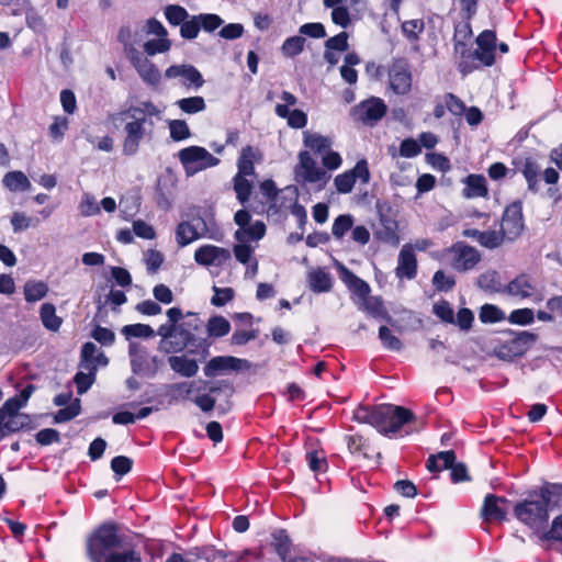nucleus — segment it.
Masks as SVG:
<instances>
[{
    "label": "nucleus",
    "mask_w": 562,
    "mask_h": 562,
    "mask_svg": "<svg viewBox=\"0 0 562 562\" xmlns=\"http://www.w3.org/2000/svg\"><path fill=\"white\" fill-rule=\"evenodd\" d=\"M456 462V454L452 450L441 451L436 456L429 457L427 461V469L430 472L442 471L450 469Z\"/></svg>",
    "instance_id": "c9c22d12"
},
{
    "label": "nucleus",
    "mask_w": 562,
    "mask_h": 562,
    "mask_svg": "<svg viewBox=\"0 0 562 562\" xmlns=\"http://www.w3.org/2000/svg\"><path fill=\"white\" fill-rule=\"evenodd\" d=\"M249 368L247 360L233 356H217L212 358L203 368V373L207 378H214L232 371H240Z\"/></svg>",
    "instance_id": "2eb2a0df"
},
{
    "label": "nucleus",
    "mask_w": 562,
    "mask_h": 562,
    "mask_svg": "<svg viewBox=\"0 0 562 562\" xmlns=\"http://www.w3.org/2000/svg\"><path fill=\"white\" fill-rule=\"evenodd\" d=\"M294 179L303 187L322 191L331 179V175L317 162L312 153L301 150L294 167Z\"/></svg>",
    "instance_id": "39448f33"
},
{
    "label": "nucleus",
    "mask_w": 562,
    "mask_h": 562,
    "mask_svg": "<svg viewBox=\"0 0 562 562\" xmlns=\"http://www.w3.org/2000/svg\"><path fill=\"white\" fill-rule=\"evenodd\" d=\"M80 413V401L75 400L70 405L59 409L55 415L56 423H65L68 422Z\"/></svg>",
    "instance_id": "0e129e2a"
},
{
    "label": "nucleus",
    "mask_w": 562,
    "mask_h": 562,
    "mask_svg": "<svg viewBox=\"0 0 562 562\" xmlns=\"http://www.w3.org/2000/svg\"><path fill=\"white\" fill-rule=\"evenodd\" d=\"M386 109L382 99L371 97L352 106L350 116L357 123L373 126L385 115Z\"/></svg>",
    "instance_id": "1a4fd4ad"
},
{
    "label": "nucleus",
    "mask_w": 562,
    "mask_h": 562,
    "mask_svg": "<svg viewBox=\"0 0 562 562\" xmlns=\"http://www.w3.org/2000/svg\"><path fill=\"white\" fill-rule=\"evenodd\" d=\"M506 238L505 234L496 231H486L480 236V244L486 248H496L501 246Z\"/></svg>",
    "instance_id": "13d9d810"
},
{
    "label": "nucleus",
    "mask_w": 562,
    "mask_h": 562,
    "mask_svg": "<svg viewBox=\"0 0 562 562\" xmlns=\"http://www.w3.org/2000/svg\"><path fill=\"white\" fill-rule=\"evenodd\" d=\"M341 279L348 289L351 290L360 300H367V296L370 294V286L366 281L358 278L346 268L342 269Z\"/></svg>",
    "instance_id": "7c9ffc66"
},
{
    "label": "nucleus",
    "mask_w": 562,
    "mask_h": 562,
    "mask_svg": "<svg viewBox=\"0 0 562 562\" xmlns=\"http://www.w3.org/2000/svg\"><path fill=\"white\" fill-rule=\"evenodd\" d=\"M559 495L560 490L557 486L542 488L538 501L518 503L514 508L515 516L532 530L540 531L547 526L549 507L555 502V497Z\"/></svg>",
    "instance_id": "20e7f679"
},
{
    "label": "nucleus",
    "mask_w": 562,
    "mask_h": 562,
    "mask_svg": "<svg viewBox=\"0 0 562 562\" xmlns=\"http://www.w3.org/2000/svg\"><path fill=\"white\" fill-rule=\"evenodd\" d=\"M537 339V336L529 331H521L509 344V351L513 356H521Z\"/></svg>",
    "instance_id": "e433bc0d"
},
{
    "label": "nucleus",
    "mask_w": 562,
    "mask_h": 562,
    "mask_svg": "<svg viewBox=\"0 0 562 562\" xmlns=\"http://www.w3.org/2000/svg\"><path fill=\"white\" fill-rule=\"evenodd\" d=\"M178 157L188 176L215 167L220 162V159L200 146L186 147L178 153Z\"/></svg>",
    "instance_id": "6e6552de"
},
{
    "label": "nucleus",
    "mask_w": 562,
    "mask_h": 562,
    "mask_svg": "<svg viewBox=\"0 0 562 562\" xmlns=\"http://www.w3.org/2000/svg\"><path fill=\"white\" fill-rule=\"evenodd\" d=\"M122 334L127 338H151L155 336L154 329L146 324H132L122 328Z\"/></svg>",
    "instance_id": "a18cd8bd"
},
{
    "label": "nucleus",
    "mask_w": 562,
    "mask_h": 562,
    "mask_svg": "<svg viewBox=\"0 0 562 562\" xmlns=\"http://www.w3.org/2000/svg\"><path fill=\"white\" fill-rule=\"evenodd\" d=\"M389 83L396 94H407L412 89V74L406 60H394L389 69Z\"/></svg>",
    "instance_id": "ddd939ff"
},
{
    "label": "nucleus",
    "mask_w": 562,
    "mask_h": 562,
    "mask_svg": "<svg viewBox=\"0 0 562 562\" xmlns=\"http://www.w3.org/2000/svg\"><path fill=\"white\" fill-rule=\"evenodd\" d=\"M496 34L494 31L485 30L476 37V49L473 55L484 66H492L495 63Z\"/></svg>",
    "instance_id": "a211bd4d"
},
{
    "label": "nucleus",
    "mask_w": 562,
    "mask_h": 562,
    "mask_svg": "<svg viewBox=\"0 0 562 562\" xmlns=\"http://www.w3.org/2000/svg\"><path fill=\"white\" fill-rule=\"evenodd\" d=\"M231 330L229 322L223 316H213L207 322V334L211 337H223Z\"/></svg>",
    "instance_id": "c03bdc74"
},
{
    "label": "nucleus",
    "mask_w": 562,
    "mask_h": 562,
    "mask_svg": "<svg viewBox=\"0 0 562 562\" xmlns=\"http://www.w3.org/2000/svg\"><path fill=\"white\" fill-rule=\"evenodd\" d=\"M472 35V29L470 24V20H464L456 25L454 29V43L456 49L459 48V45H463L467 40H469Z\"/></svg>",
    "instance_id": "052dcab7"
},
{
    "label": "nucleus",
    "mask_w": 562,
    "mask_h": 562,
    "mask_svg": "<svg viewBox=\"0 0 562 562\" xmlns=\"http://www.w3.org/2000/svg\"><path fill=\"white\" fill-rule=\"evenodd\" d=\"M171 42L168 40V37H157L153 40H148L144 44V52L148 56H154L159 53H166L170 49Z\"/></svg>",
    "instance_id": "09e8293b"
},
{
    "label": "nucleus",
    "mask_w": 562,
    "mask_h": 562,
    "mask_svg": "<svg viewBox=\"0 0 562 562\" xmlns=\"http://www.w3.org/2000/svg\"><path fill=\"white\" fill-rule=\"evenodd\" d=\"M379 338L384 348L392 351H400L403 348V344L398 337H396L392 330L386 326L379 328Z\"/></svg>",
    "instance_id": "de8ad7c7"
},
{
    "label": "nucleus",
    "mask_w": 562,
    "mask_h": 562,
    "mask_svg": "<svg viewBox=\"0 0 562 562\" xmlns=\"http://www.w3.org/2000/svg\"><path fill=\"white\" fill-rule=\"evenodd\" d=\"M121 546V538L115 525L104 524L88 539L87 551L92 562H105L114 549Z\"/></svg>",
    "instance_id": "423d86ee"
},
{
    "label": "nucleus",
    "mask_w": 562,
    "mask_h": 562,
    "mask_svg": "<svg viewBox=\"0 0 562 562\" xmlns=\"http://www.w3.org/2000/svg\"><path fill=\"white\" fill-rule=\"evenodd\" d=\"M540 170V166L532 158H526L520 167V171L528 183L529 190L533 192L538 191Z\"/></svg>",
    "instance_id": "f704fd0d"
},
{
    "label": "nucleus",
    "mask_w": 562,
    "mask_h": 562,
    "mask_svg": "<svg viewBox=\"0 0 562 562\" xmlns=\"http://www.w3.org/2000/svg\"><path fill=\"white\" fill-rule=\"evenodd\" d=\"M165 77L168 79L179 78L180 82L187 88L200 89L204 85V79L201 72L192 65H172L165 71Z\"/></svg>",
    "instance_id": "f3484780"
},
{
    "label": "nucleus",
    "mask_w": 562,
    "mask_h": 562,
    "mask_svg": "<svg viewBox=\"0 0 562 562\" xmlns=\"http://www.w3.org/2000/svg\"><path fill=\"white\" fill-rule=\"evenodd\" d=\"M422 151L420 145L416 139L406 138L401 143L400 155L402 157L412 158L419 155Z\"/></svg>",
    "instance_id": "338daca9"
},
{
    "label": "nucleus",
    "mask_w": 562,
    "mask_h": 562,
    "mask_svg": "<svg viewBox=\"0 0 562 562\" xmlns=\"http://www.w3.org/2000/svg\"><path fill=\"white\" fill-rule=\"evenodd\" d=\"M170 137L176 140H184L191 136L190 128L183 120H171L169 122Z\"/></svg>",
    "instance_id": "8fccbe9b"
},
{
    "label": "nucleus",
    "mask_w": 562,
    "mask_h": 562,
    "mask_svg": "<svg viewBox=\"0 0 562 562\" xmlns=\"http://www.w3.org/2000/svg\"><path fill=\"white\" fill-rule=\"evenodd\" d=\"M157 335L161 337L159 348L167 352H177L176 340H177V327L176 324L167 322L159 326Z\"/></svg>",
    "instance_id": "2f4dec72"
},
{
    "label": "nucleus",
    "mask_w": 562,
    "mask_h": 562,
    "mask_svg": "<svg viewBox=\"0 0 562 562\" xmlns=\"http://www.w3.org/2000/svg\"><path fill=\"white\" fill-rule=\"evenodd\" d=\"M165 16L172 25H181L189 16L187 10L180 5L170 4L165 9Z\"/></svg>",
    "instance_id": "6e6d98bb"
},
{
    "label": "nucleus",
    "mask_w": 562,
    "mask_h": 562,
    "mask_svg": "<svg viewBox=\"0 0 562 562\" xmlns=\"http://www.w3.org/2000/svg\"><path fill=\"white\" fill-rule=\"evenodd\" d=\"M168 363L176 373L184 378H192L199 371L196 360L190 359L187 356H171L168 358Z\"/></svg>",
    "instance_id": "bb28decb"
},
{
    "label": "nucleus",
    "mask_w": 562,
    "mask_h": 562,
    "mask_svg": "<svg viewBox=\"0 0 562 562\" xmlns=\"http://www.w3.org/2000/svg\"><path fill=\"white\" fill-rule=\"evenodd\" d=\"M432 284L438 291H450L454 284V278L452 276H448L442 270H438L435 272L432 277Z\"/></svg>",
    "instance_id": "680f3d73"
},
{
    "label": "nucleus",
    "mask_w": 562,
    "mask_h": 562,
    "mask_svg": "<svg viewBox=\"0 0 562 562\" xmlns=\"http://www.w3.org/2000/svg\"><path fill=\"white\" fill-rule=\"evenodd\" d=\"M304 44H305L304 37L292 36V37L286 38L283 42L281 49H282V53L284 56L294 57L303 50Z\"/></svg>",
    "instance_id": "603ef678"
},
{
    "label": "nucleus",
    "mask_w": 562,
    "mask_h": 562,
    "mask_svg": "<svg viewBox=\"0 0 562 562\" xmlns=\"http://www.w3.org/2000/svg\"><path fill=\"white\" fill-rule=\"evenodd\" d=\"M463 182V196L467 199L484 198L488 193L486 179L483 176L470 175Z\"/></svg>",
    "instance_id": "cd10ccee"
},
{
    "label": "nucleus",
    "mask_w": 562,
    "mask_h": 562,
    "mask_svg": "<svg viewBox=\"0 0 562 562\" xmlns=\"http://www.w3.org/2000/svg\"><path fill=\"white\" fill-rule=\"evenodd\" d=\"M535 314L530 308H518L510 313L508 321L517 325H529L533 322Z\"/></svg>",
    "instance_id": "e2e57ef3"
},
{
    "label": "nucleus",
    "mask_w": 562,
    "mask_h": 562,
    "mask_svg": "<svg viewBox=\"0 0 562 562\" xmlns=\"http://www.w3.org/2000/svg\"><path fill=\"white\" fill-rule=\"evenodd\" d=\"M507 506L508 501L505 497L488 494L485 496L481 513L485 520L502 521L506 517Z\"/></svg>",
    "instance_id": "aec40b11"
},
{
    "label": "nucleus",
    "mask_w": 562,
    "mask_h": 562,
    "mask_svg": "<svg viewBox=\"0 0 562 562\" xmlns=\"http://www.w3.org/2000/svg\"><path fill=\"white\" fill-rule=\"evenodd\" d=\"M234 191L236 192L237 200L241 204H245L250 198L252 183L247 179L246 176L236 175L234 177Z\"/></svg>",
    "instance_id": "37998d69"
},
{
    "label": "nucleus",
    "mask_w": 562,
    "mask_h": 562,
    "mask_svg": "<svg viewBox=\"0 0 562 562\" xmlns=\"http://www.w3.org/2000/svg\"><path fill=\"white\" fill-rule=\"evenodd\" d=\"M162 110L151 101H142L125 110L110 115V120L116 124H124L125 138L123 151L125 155H134L146 135V127L154 126L153 117L160 119Z\"/></svg>",
    "instance_id": "f257e3e1"
},
{
    "label": "nucleus",
    "mask_w": 562,
    "mask_h": 562,
    "mask_svg": "<svg viewBox=\"0 0 562 562\" xmlns=\"http://www.w3.org/2000/svg\"><path fill=\"white\" fill-rule=\"evenodd\" d=\"M128 353L131 357L132 370L136 374L149 375L154 371L150 369L148 363V355L139 344L131 342L128 347Z\"/></svg>",
    "instance_id": "b1692460"
},
{
    "label": "nucleus",
    "mask_w": 562,
    "mask_h": 562,
    "mask_svg": "<svg viewBox=\"0 0 562 562\" xmlns=\"http://www.w3.org/2000/svg\"><path fill=\"white\" fill-rule=\"evenodd\" d=\"M322 158V167L327 170V172L335 171L339 169L342 165V157L338 151L331 149V147L321 155Z\"/></svg>",
    "instance_id": "5fc2aeb1"
},
{
    "label": "nucleus",
    "mask_w": 562,
    "mask_h": 562,
    "mask_svg": "<svg viewBox=\"0 0 562 562\" xmlns=\"http://www.w3.org/2000/svg\"><path fill=\"white\" fill-rule=\"evenodd\" d=\"M40 318L43 326L50 331H58L63 319L56 314V307L52 303H44L40 308Z\"/></svg>",
    "instance_id": "72a5a7b5"
},
{
    "label": "nucleus",
    "mask_w": 562,
    "mask_h": 562,
    "mask_svg": "<svg viewBox=\"0 0 562 562\" xmlns=\"http://www.w3.org/2000/svg\"><path fill=\"white\" fill-rule=\"evenodd\" d=\"M479 286L488 292H501L505 290L497 271L488 270L482 273L477 279Z\"/></svg>",
    "instance_id": "4c0bfd02"
},
{
    "label": "nucleus",
    "mask_w": 562,
    "mask_h": 562,
    "mask_svg": "<svg viewBox=\"0 0 562 562\" xmlns=\"http://www.w3.org/2000/svg\"><path fill=\"white\" fill-rule=\"evenodd\" d=\"M231 259V251L214 245H202L194 252V260L203 267H222Z\"/></svg>",
    "instance_id": "dca6fc26"
},
{
    "label": "nucleus",
    "mask_w": 562,
    "mask_h": 562,
    "mask_svg": "<svg viewBox=\"0 0 562 562\" xmlns=\"http://www.w3.org/2000/svg\"><path fill=\"white\" fill-rule=\"evenodd\" d=\"M196 19L205 32H213L224 23L220 15L213 13H201L196 15Z\"/></svg>",
    "instance_id": "bf43d9fd"
},
{
    "label": "nucleus",
    "mask_w": 562,
    "mask_h": 562,
    "mask_svg": "<svg viewBox=\"0 0 562 562\" xmlns=\"http://www.w3.org/2000/svg\"><path fill=\"white\" fill-rule=\"evenodd\" d=\"M175 104L187 114H195L206 108L205 100L200 95L179 99Z\"/></svg>",
    "instance_id": "a19ab883"
},
{
    "label": "nucleus",
    "mask_w": 562,
    "mask_h": 562,
    "mask_svg": "<svg viewBox=\"0 0 562 562\" xmlns=\"http://www.w3.org/2000/svg\"><path fill=\"white\" fill-rule=\"evenodd\" d=\"M81 370L75 375V382L79 394L86 393L95 380V372L98 369L94 367L86 366L80 367Z\"/></svg>",
    "instance_id": "58836bf2"
},
{
    "label": "nucleus",
    "mask_w": 562,
    "mask_h": 562,
    "mask_svg": "<svg viewBox=\"0 0 562 562\" xmlns=\"http://www.w3.org/2000/svg\"><path fill=\"white\" fill-rule=\"evenodd\" d=\"M303 144L310 153L322 155L331 147L333 142L319 133L305 131L303 132Z\"/></svg>",
    "instance_id": "c85d7f7f"
},
{
    "label": "nucleus",
    "mask_w": 562,
    "mask_h": 562,
    "mask_svg": "<svg viewBox=\"0 0 562 562\" xmlns=\"http://www.w3.org/2000/svg\"><path fill=\"white\" fill-rule=\"evenodd\" d=\"M11 225L14 233L26 231L30 227L37 225V221H34L31 216L23 212H14L11 216Z\"/></svg>",
    "instance_id": "3c124183"
},
{
    "label": "nucleus",
    "mask_w": 562,
    "mask_h": 562,
    "mask_svg": "<svg viewBox=\"0 0 562 562\" xmlns=\"http://www.w3.org/2000/svg\"><path fill=\"white\" fill-rule=\"evenodd\" d=\"M201 326V321L195 314H188V318L179 324L177 327V351L182 350L189 342L193 340L194 331Z\"/></svg>",
    "instance_id": "4be33fe9"
},
{
    "label": "nucleus",
    "mask_w": 562,
    "mask_h": 562,
    "mask_svg": "<svg viewBox=\"0 0 562 562\" xmlns=\"http://www.w3.org/2000/svg\"><path fill=\"white\" fill-rule=\"evenodd\" d=\"M353 226V217L350 214H341L335 218L331 234L336 239H341Z\"/></svg>",
    "instance_id": "49530a36"
},
{
    "label": "nucleus",
    "mask_w": 562,
    "mask_h": 562,
    "mask_svg": "<svg viewBox=\"0 0 562 562\" xmlns=\"http://www.w3.org/2000/svg\"><path fill=\"white\" fill-rule=\"evenodd\" d=\"M106 364L108 358L103 352L98 350L93 342H86L82 346L80 367L92 366L94 369H98V367H104Z\"/></svg>",
    "instance_id": "c756f323"
},
{
    "label": "nucleus",
    "mask_w": 562,
    "mask_h": 562,
    "mask_svg": "<svg viewBox=\"0 0 562 562\" xmlns=\"http://www.w3.org/2000/svg\"><path fill=\"white\" fill-rule=\"evenodd\" d=\"M367 184L370 181V171L366 159L359 160L356 166L334 178V186L338 193L348 194L352 191L356 181Z\"/></svg>",
    "instance_id": "9b49d317"
},
{
    "label": "nucleus",
    "mask_w": 562,
    "mask_h": 562,
    "mask_svg": "<svg viewBox=\"0 0 562 562\" xmlns=\"http://www.w3.org/2000/svg\"><path fill=\"white\" fill-rule=\"evenodd\" d=\"M260 191H261L262 195L266 198V202L270 204L269 211L274 210V213H277L279 211V209L281 207L278 204L281 191H279L276 188V184L272 180L263 181L260 184Z\"/></svg>",
    "instance_id": "79ce46f5"
},
{
    "label": "nucleus",
    "mask_w": 562,
    "mask_h": 562,
    "mask_svg": "<svg viewBox=\"0 0 562 562\" xmlns=\"http://www.w3.org/2000/svg\"><path fill=\"white\" fill-rule=\"evenodd\" d=\"M524 229L522 204L516 201L508 205L504 212L501 231L505 234L506 239H516Z\"/></svg>",
    "instance_id": "4468645a"
},
{
    "label": "nucleus",
    "mask_w": 562,
    "mask_h": 562,
    "mask_svg": "<svg viewBox=\"0 0 562 562\" xmlns=\"http://www.w3.org/2000/svg\"><path fill=\"white\" fill-rule=\"evenodd\" d=\"M235 223L239 228L235 232V239L239 243L248 240H259L266 234V225L261 221L250 224V214L246 210H239L234 216Z\"/></svg>",
    "instance_id": "f8f14e48"
},
{
    "label": "nucleus",
    "mask_w": 562,
    "mask_h": 562,
    "mask_svg": "<svg viewBox=\"0 0 562 562\" xmlns=\"http://www.w3.org/2000/svg\"><path fill=\"white\" fill-rule=\"evenodd\" d=\"M480 319L483 323H496L505 319V314L497 306L485 304L481 307Z\"/></svg>",
    "instance_id": "4d7b16f0"
},
{
    "label": "nucleus",
    "mask_w": 562,
    "mask_h": 562,
    "mask_svg": "<svg viewBox=\"0 0 562 562\" xmlns=\"http://www.w3.org/2000/svg\"><path fill=\"white\" fill-rule=\"evenodd\" d=\"M202 237L213 236L209 234L206 221L199 214L180 222L176 228V241L180 247H186Z\"/></svg>",
    "instance_id": "9d476101"
},
{
    "label": "nucleus",
    "mask_w": 562,
    "mask_h": 562,
    "mask_svg": "<svg viewBox=\"0 0 562 562\" xmlns=\"http://www.w3.org/2000/svg\"><path fill=\"white\" fill-rule=\"evenodd\" d=\"M3 186L12 191H29L32 187L29 178L22 171H9L2 179Z\"/></svg>",
    "instance_id": "473e14b6"
},
{
    "label": "nucleus",
    "mask_w": 562,
    "mask_h": 562,
    "mask_svg": "<svg viewBox=\"0 0 562 562\" xmlns=\"http://www.w3.org/2000/svg\"><path fill=\"white\" fill-rule=\"evenodd\" d=\"M306 280L308 288L314 293L329 292L333 286L331 274L325 268L311 269Z\"/></svg>",
    "instance_id": "393cba45"
},
{
    "label": "nucleus",
    "mask_w": 562,
    "mask_h": 562,
    "mask_svg": "<svg viewBox=\"0 0 562 562\" xmlns=\"http://www.w3.org/2000/svg\"><path fill=\"white\" fill-rule=\"evenodd\" d=\"M48 286L42 281H29L24 285V297L29 303H35L46 296Z\"/></svg>",
    "instance_id": "ea45409f"
},
{
    "label": "nucleus",
    "mask_w": 562,
    "mask_h": 562,
    "mask_svg": "<svg viewBox=\"0 0 562 562\" xmlns=\"http://www.w3.org/2000/svg\"><path fill=\"white\" fill-rule=\"evenodd\" d=\"M504 291L512 296L527 299L535 293L536 285L533 279L530 276L522 273L517 276L514 280H512L505 286Z\"/></svg>",
    "instance_id": "5701e85b"
},
{
    "label": "nucleus",
    "mask_w": 562,
    "mask_h": 562,
    "mask_svg": "<svg viewBox=\"0 0 562 562\" xmlns=\"http://www.w3.org/2000/svg\"><path fill=\"white\" fill-rule=\"evenodd\" d=\"M200 29L199 19H196V15H193L180 25V34L183 38L193 40L198 36Z\"/></svg>",
    "instance_id": "69168bd1"
},
{
    "label": "nucleus",
    "mask_w": 562,
    "mask_h": 562,
    "mask_svg": "<svg viewBox=\"0 0 562 562\" xmlns=\"http://www.w3.org/2000/svg\"><path fill=\"white\" fill-rule=\"evenodd\" d=\"M353 418L358 423L373 426L383 435H390L397 432L403 425L413 420L414 414L402 406L381 404L359 406L353 413Z\"/></svg>",
    "instance_id": "f03ea898"
},
{
    "label": "nucleus",
    "mask_w": 562,
    "mask_h": 562,
    "mask_svg": "<svg viewBox=\"0 0 562 562\" xmlns=\"http://www.w3.org/2000/svg\"><path fill=\"white\" fill-rule=\"evenodd\" d=\"M396 277L400 279L412 280L417 274V259L412 247L404 245L398 254L397 267L395 269Z\"/></svg>",
    "instance_id": "412c9836"
},
{
    "label": "nucleus",
    "mask_w": 562,
    "mask_h": 562,
    "mask_svg": "<svg viewBox=\"0 0 562 562\" xmlns=\"http://www.w3.org/2000/svg\"><path fill=\"white\" fill-rule=\"evenodd\" d=\"M105 562H142L140 557L133 550L111 554Z\"/></svg>",
    "instance_id": "774afa93"
},
{
    "label": "nucleus",
    "mask_w": 562,
    "mask_h": 562,
    "mask_svg": "<svg viewBox=\"0 0 562 562\" xmlns=\"http://www.w3.org/2000/svg\"><path fill=\"white\" fill-rule=\"evenodd\" d=\"M79 211L82 216H93L100 214L101 209L92 194L83 193L79 203Z\"/></svg>",
    "instance_id": "864d4df0"
},
{
    "label": "nucleus",
    "mask_w": 562,
    "mask_h": 562,
    "mask_svg": "<svg viewBox=\"0 0 562 562\" xmlns=\"http://www.w3.org/2000/svg\"><path fill=\"white\" fill-rule=\"evenodd\" d=\"M223 390H227L229 396L233 393L232 385L226 381L211 383L205 380H195L171 384L169 393L172 400H191L202 412L209 413L216 406V400L213 394Z\"/></svg>",
    "instance_id": "7ed1b4c3"
},
{
    "label": "nucleus",
    "mask_w": 562,
    "mask_h": 562,
    "mask_svg": "<svg viewBox=\"0 0 562 562\" xmlns=\"http://www.w3.org/2000/svg\"><path fill=\"white\" fill-rule=\"evenodd\" d=\"M260 158L261 155L258 149L254 148L252 146L244 147L238 158V172L236 175H241L246 177L254 176L255 161H258Z\"/></svg>",
    "instance_id": "a878e982"
},
{
    "label": "nucleus",
    "mask_w": 562,
    "mask_h": 562,
    "mask_svg": "<svg viewBox=\"0 0 562 562\" xmlns=\"http://www.w3.org/2000/svg\"><path fill=\"white\" fill-rule=\"evenodd\" d=\"M131 63L144 82L156 87L159 85L161 75L159 69L139 53L134 52L131 56Z\"/></svg>",
    "instance_id": "6ab92c4d"
},
{
    "label": "nucleus",
    "mask_w": 562,
    "mask_h": 562,
    "mask_svg": "<svg viewBox=\"0 0 562 562\" xmlns=\"http://www.w3.org/2000/svg\"><path fill=\"white\" fill-rule=\"evenodd\" d=\"M440 259L459 272L472 270L481 260L480 252L464 243H456L440 254Z\"/></svg>",
    "instance_id": "0eeeda50"
}]
</instances>
